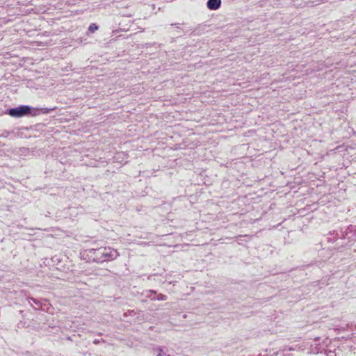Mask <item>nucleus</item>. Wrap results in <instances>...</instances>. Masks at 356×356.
Here are the masks:
<instances>
[{"label": "nucleus", "instance_id": "f257e3e1", "mask_svg": "<svg viewBox=\"0 0 356 356\" xmlns=\"http://www.w3.org/2000/svg\"><path fill=\"white\" fill-rule=\"evenodd\" d=\"M38 108H32L29 106H19L10 109L8 113L11 117L19 118L26 115L35 116L38 114Z\"/></svg>", "mask_w": 356, "mask_h": 356}, {"label": "nucleus", "instance_id": "f03ea898", "mask_svg": "<svg viewBox=\"0 0 356 356\" xmlns=\"http://www.w3.org/2000/svg\"><path fill=\"white\" fill-rule=\"evenodd\" d=\"M116 251L109 248H100L93 252V259L97 262L111 259L116 257Z\"/></svg>", "mask_w": 356, "mask_h": 356}, {"label": "nucleus", "instance_id": "7ed1b4c3", "mask_svg": "<svg viewBox=\"0 0 356 356\" xmlns=\"http://www.w3.org/2000/svg\"><path fill=\"white\" fill-rule=\"evenodd\" d=\"M221 0H208L207 3V8L209 10H217L220 7Z\"/></svg>", "mask_w": 356, "mask_h": 356}, {"label": "nucleus", "instance_id": "20e7f679", "mask_svg": "<svg viewBox=\"0 0 356 356\" xmlns=\"http://www.w3.org/2000/svg\"><path fill=\"white\" fill-rule=\"evenodd\" d=\"M97 29V26L95 24L90 25V31H95Z\"/></svg>", "mask_w": 356, "mask_h": 356}, {"label": "nucleus", "instance_id": "39448f33", "mask_svg": "<svg viewBox=\"0 0 356 356\" xmlns=\"http://www.w3.org/2000/svg\"><path fill=\"white\" fill-rule=\"evenodd\" d=\"M48 111L45 109L44 111H43V113H47Z\"/></svg>", "mask_w": 356, "mask_h": 356}]
</instances>
